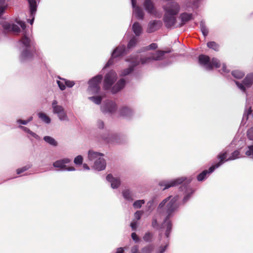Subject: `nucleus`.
<instances>
[{"label":"nucleus","instance_id":"obj_1","mask_svg":"<svg viewBox=\"0 0 253 253\" xmlns=\"http://www.w3.org/2000/svg\"><path fill=\"white\" fill-rule=\"evenodd\" d=\"M178 200L177 196H170L163 200L159 205L157 208V212L154 215L152 221V225L153 228H158L160 219L164 216V219L162 224V228H166L165 236L169 238L172 223L169 220L174 214L178 206L176 201Z\"/></svg>","mask_w":253,"mask_h":253},{"label":"nucleus","instance_id":"obj_2","mask_svg":"<svg viewBox=\"0 0 253 253\" xmlns=\"http://www.w3.org/2000/svg\"><path fill=\"white\" fill-rule=\"evenodd\" d=\"M165 14L164 21L167 27L173 26L176 22V15L180 11V6L175 1L168 2L163 6Z\"/></svg>","mask_w":253,"mask_h":253},{"label":"nucleus","instance_id":"obj_3","mask_svg":"<svg viewBox=\"0 0 253 253\" xmlns=\"http://www.w3.org/2000/svg\"><path fill=\"white\" fill-rule=\"evenodd\" d=\"M117 75L115 71H110L105 76L103 86L105 90H111V92L116 93L122 89L126 84V81L124 79L119 80L113 86V84L117 81Z\"/></svg>","mask_w":253,"mask_h":253},{"label":"nucleus","instance_id":"obj_4","mask_svg":"<svg viewBox=\"0 0 253 253\" xmlns=\"http://www.w3.org/2000/svg\"><path fill=\"white\" fill-rule=\"evenodd\" d=\"M31 41L30 38L24 35L20 42L22 46V51L19 56L21 62H25L32 58L35 50L31 47Z\"/></svg>","mask_w":253,"mask_h":253},{"label":"nucleus","instance_id":"obj_5","mask_svg":"<svg viewBox=\"0 0 253 253\" xmlns=\"http://www.w3.org/2000/svg\"><path fill=\"white\" fill-rule=\"evenodd\" d=\"M102 153L89 150L88 152V161L93 163V168L98 171L102 170L106 168V162Z\"/></svg>","mask_w":253,"mask_h":253},{"label":"nucleus","instance_id":"obj_6","mask_svg":"<svg viewBox=\"0 0 253 253\" xmlns=\"http://www.w3.org/2000/svg\"><path fill=\"white\" fill-rule=\"evenodd\" d=\"M199 64L207 71H211L214 67L217 68L220 66L218 59L213 58L211 60L209 56L205 55H200L198 58Z\"/></svg>","mask_w":253,"mask_h":253},{"label":"nucleus","instance_id":"obj_7","mask_svg":"<svg viewBox=\"0 0 253 253\" xmlns=\"http://www.w3.org/2000/svg\"><path fill=\"white\" fill-rule=\"evenodd\" d=\"M102 75H97L88 82L89 85L87 92L89 95H96L100 90V84L102 80Z\"/></svg>","mask_w":253,"mask_h":253},{"label":"nucleus","instance_id":"obj_8","mask_svg":"<svg viewBox=\"0 0 253 253\" xmlns=\"http://www.w3.org/2000/svg\"><path fill=\"white\" fill-rule=\"evenodd\" d=\"M52 113L57 115L58 119L61 122H68L69 119L64 107L58 105L56 99H54L51 103Z\"/></svg>","mask_w":253,"mask_h":253},{"label":"nucleus","instance_id":"obj_9","mask_svg":"<svg viewBox=\"0 0 253 253\" xmlns=\"http://www.w3.org/2000/svg\"><path fill=\"white\" fill-rule=\"evenodd\" d=\"M126 61L129 63V67L121 71V76L129 75L133 71L134 67L141 63L139 56L136 55H131L126 59Z\"/></svg>","mask_w":253,"mask_h":253},{"label":"nucleus","instance_id":"obj_10","mask_svg":"<svg viewBox=\"0 0 253 253\" xmlns=\"http://www.w3.org/2000/svg\"><path fill=\"white\" fill-rule=\"evenodd\" d=\"M192 179L188 178L186 177H180L175 179H171L170 180H163L159 182V185L161 187H164L163 190L168 189L171 187L177 186L183 182L186 181L188 183H190Z\"/></svg>","mask_w":253,"mask_h":253},{"label":"nucleus","instance_id":"obj_11","mask_svg":"<svg viewBox=\"0 0 253 253\" xmlns=\"http://www.w3.org/2000/svg\"><path fill=\"white\" fill-rule=\"evenodd\" d=\"M166 51L158 50L155 53H152L148 54L142 58H139L141 64H145L151 62L153 61H158L162 60L164 57Z\"/></svg>","mask_w":253,"mask_h":253},{"label":"nucleus","instance_id":"obj_12","mask_svg":"<svg viewBox=\"0 0 253 253\" xmlns=\"http://www.w3.org/2000/svg\"><path fill=\"white\" fill-rule=\"evenodd\" d=\"M71 162V159L65 158L63 159L58 160L53 163L54 168L58 169V170L61 171H75L76 169L74 167H68L67 164Z\"/></svg>","mask_w":253,"mask_h":253},{"label":"nucleus","instance_id":"obj_13","mask_svg":"<svg viewBox=\"0 0 253 253\" xmlns=\"http://www.w3.org/2000/svg\"><path fill=\"white\" fill-rule=\"evenodd\" d=\"M238 88L243 92L246 93V91L253 84V73L248 74L242 81V83L235 82Z\"/></svg>","mask_w":253,"mask_h":253},{"label":"nucleus","instance_id":"obj_14","mask_svg":"<svg viewBox=\"0 0 253 253\" xmlns=\"http://www.w3.org/2000/svg\"><path fill=\"white\" fill-rule=\"evenodd\" d=\"M100 109L103 113L113 114L117 110V105L114 101L108 100L102 103Z\"/></svg>","mask_w":253,"mask_h":253},{"label":"nucleus","instance_id":"obj_15","mask_svg":"<svg viewBox=\"0 0 253 253\" xmlns=\"http://www.w3.org/2000/svg\"><path fill=\"white\" fill-rule=\"evenodd\" d=\"M104 142L110 144H119L122 143L121 136L117 134H110L106 132L101 136Z\"/></svg>","mask_w":253,"mask_h":253},{"label":"nucleus","instance_id":"obj_16","mask_svg":"<svg viewBox=\"0 0 253 253\" xmlns=\"http://www.w3.org/2000/svg\"><path fill=\"white\" fill-rule=\"evenodd\" d=\"M126 52V47L124 45H119L116 47L112 53L111 59L106 64L104 68H106L113 64V59L123 55Z\"/></svg>","mask_w":253,"mask_h":253},{"label":"nucleus","instance_id":"obj_17","mask_svg":"<svg viewBox=\"0 0 253 253\" xmlns=\"http://www.w3.org/2000/svg\"><path fill=\"white\" fill-rule=\"evenodd\" d=\"M143 6L145 10L151 15L156 17H160L161 14L157 12L153 2L150 0H145Z\"/></svg>","mask_w":253,"mask_h":253},{"label":"nucleus","instance_id":"obj_18","mask_svg":"<svg viewBox=\"0 0 253 253\" xmlns=\"http://www.w3.org/2000/svg\"><path fill=\"white\" fill-rule=\"evenodd\" d=\"M0 24L2 26L3 29L7 32H12L15 33H18L20 32V27L15 24H11L5 20H2L0 21Z\"/></svg>","mask_w":253,"mask_h":253},{"label":"nucleus","instance_id":"obj_19","mask_svg":"<svg viewBox=\"0 0 253 253\" xmlns=\"http://www.w3.org/2000/svg\"><path fill=\"white\" fill-rule=\"evenodd\" d=\"M118 113L122 118L126 119H129L133 116V111L128 106H123L120 107Z\"/></svg>","mask_w":253,"mask_h":253},{"label":"nucleus","instance_id":"obj_20","mask_svg":"<svg viewBox=\"0 0 253 253\" xmlns=\"http://www.w3.org/2000/svg\"><path fill=\"white\" fill-rule=\"evenodd\" d=\"M227 153V150H223L217 155V158L219 160V162L211 167V170L213 169H217L220 166L223 165L225 162L227 161H226L227 159H226Z\"/></svg>","mask_w":253,"mask_h":253},{"label":"nucleus","instance_id":"obj_21","mask_svg":"<svg viewBox=\"0 0 253 253\" xmlns=\"http://www.w3.org/2000/svg\"><path fill=\"white\" fill-rule=\"evenodd\" d=\"M27 0L30 7V17L32 18L31 20H29V22L31 25H32L34 22L35 16L37 11V3L36 0Z\"/></svg>","mask_w":253,"mask_h":253},{"label":"nucleus","instance_id":"obj_22","mask_svg":"<svg viewBox=\"0 0 253 253\" xmlns=\"http://www.w3.org/2000/svg\"><path fill=\"white\" fill-rule=\"evenodd\" d=\"M106 179L110 183L111 186L113 189L118 188L121 184L120 178L117 177H114L111 174L107 175Z\"/></svg>","mask_w":253,"mask_h":253},{"label":"nucleus","instance_id":"obj_23","mask_svg":"<svg viewBox=\"0 0 253 253\" xmlns=\"http://www.w3.org/2000/svg\"><path fill=\"white\" fill-rule=\"evenodd\" d=\"M132 6L133 9V13L135 16L139 19H143L144 17V12L142 9L136 5V0H131Z\"/></svg>","mask_w":253,"mask_h":253},{"label":"nucleus","instance_id":"obj_24","mask_svg":"<svg viewBox=\"0 0 253 253\" xmlns=\"http://www.w3.org/2000/svg\"><path fill=\"white\" fill-rule=\"evenodd\" d=\"M161 26V22L159 20H152L148 25L147 32L149 33L154 32L159 29Z\"/></svg>","mask_w":253,"mask_h":253},{"label":"nucleus","instance_id":"obj_25","mask_svg":"<svg viewBox=\"0 0 253 253\" xmlns=\"http://www.w3.org/2000/svg\"><path fill=\"white\" fill-rule=\"evenodd\" d=\"M184 188V196L182 201L183 204L187 203L194 193V190L189 186H185Z\"/></svg>","mask_w":253,"mask_h":253},{"label":"nucleus","instance_id":"obj_26","mask_svg":"<svg viewBox=\"0 0 253 253\" xmlns=\"http://www.w3.org/2000/svg\"><path fill=\"white\" fill-rule=\"evenodd\" d=\"M123 198L128 202H131L134 200V197L132 191L129 189L126 188L122 192Z\"/></svg>","mask_w":253,"mask_h":253},{"label":"nucleus","instance_id":"obj_27","mask_svg":"<svg viewBox=\"0 0 253 253\" xmlns=\"http://www.w3.org/2000/svg\"><path fill=\"white\" fill-rule=\"evenodd\" d=\"M215 169H213L211 170L210 167L208 170H205L203 171L197 176V180L198 181H203L205 180L211 173L214 171Z\"/></svg>","mask_w":253,"mask_h":253},{"label":"nucleus","instance_id":"obj_28","mask_svg":"<svg viewBox=\"0 0 253 253\" xmlns=\"http://www.w3.org/2000/svg\"><path fill=\"white\" fill-rule=\"evenodd\" d=\"M249 115H252L253 118V113H252L251 106L247 100L245 111L243 115L242 123H245L244 121L248 120Z\"/></svg>","mask_w":253,"mask_h":253},{"label":"nucleus","instance_id":"obj_29","mask_svg":"<svg viewBox=\"0 0 253 253\" xmlns=\"http://www.w3.org/2000/svg\"><path fill=\"white\" fill-rule=\"evenodd\" d=\"M179 18L181 21V25H182L192 18V14L191 13L184 12L180 14Z\"/></svg>","mask_w":253,"mask_h":253},{"label":"nucleus","instance_id":"obj_30","mask_svg":"<svg viewBox=\"0 0 253 253\" xmlns=\"http://www.w3.org/2000/svg\"><path fill=\"white\" fill-rule=\"evenodd\" d=\"M132 31L136 36L141 35L142 31V28L138 22H135L132 25Z\"/></svg>","mask_w":253,"mask_h":253},{"label":"nucleus","instance_id":"obj_31","mask_svg":"<svg viewBox=\"0 0 253 253\" xmlns=\"http://www.w3.org/2000/svg\"><path fill=\"white\" fill-rule=\"evenodd\" d=\"M38 116L39 118L45 124H49L51 122L50 118L44 113H39Z\"/></svg>","mask_w":253,"mask_h":253},{"label":"nucleus","instance_id":"obj_32","mask_svg":"<svg viewBox=\"0 0 253 253\" xmlns=\"http://www.w3.org/2000/svg\"><path fill=\"white\" fill-rule=\"evenodd\" d=\"M103 97L101 95L89 96L88 99L96 105H100L101 103Z\"/></svg>","mask_w":253,"mask_h":253},{"label":"nucleus","instance_id":"obj_33","mask_svg":"<svg viewBox=\"0 0 253 253\" xmlns=\"http://www.w3.org/2000/svg\"><path fill=\"white\" fill-rule=\"evenodd\" d=\"M58 79L59 80H56V83L60 89L63 91L66 89V84L65 83V79L59 77H58Z\"/></svg>","mask_w":253,"mask_h":253},{"label":"nucleus","instance_id":"obj_34","mask_svg":"<svg viewBox=\"0 0 253 253\" xmlns=\"http://www.w3.org/2000/svg\"><path fill=\"white\" fill-rule=\"evenodd\" d=\"M43 140L48 144L53 146H56L58 144L57 142L54 138L49 136H45L43 137Z\"/></svg>","mask_w":253,"mask_h":253},{"label":"nucleus","instance_id":"obj_35","mask_svg":"<svg viewBox=\"0 0 253 253\" xmlns=\"http://www.w3.org/2000/svg\"><path fill=\"white\" fill-rule=\"evenodd\" d=\"M232 75L235 78L240 79L244 76L245 73L242 71L236 70L232 72Z\"/></svg>","mask_w":253,"mask_h":253},{"label":"nucleus","instance_id":"obj_36","mask_svg":"<svg viewBox=\"0 0 253 253\" xmlns=\"http://www.w3.org/2000/svg\"><path fill=\"white\" fill-rule=\"evenodd\" d=\"M245 153L247 157L253 159V144L246 148Z\"/></svg>","mask_w":253,"mask_h":253},{"label":"nucleus","instance_id":"obj_37","mask_svg":"<svg viewBox=\"0 0 253 253\" xmlns=\"http://www.w3.org/2000/svg\"><path fill=\"white\" fill-rule=\"evenodd\" d=\"M240 152L239 150L234 151L226 161H232L240 158Z\"/></svg>","mask_w":253,"mask_h":253},{"label":"nucleus","instance_id":"obj_38","mask_svg":"<svg viewBox=\"0 0 253 253\" xmlns=\"http://www.w3.org/2000/svg\"><path fill=\"white\" fill-rule=\"evenodd\" d=\"M153 238V234L150 232H147L143 237V239L146 242H151Z\"/></svg>","mask_w":253,"mask_h":253},{"label":"nucleus","instance_id":"obj_39","mask_svg":"<svg viewBox=\"0 0 253 253\" xmlns=\"http://www.w3.org/2000/svg\"><path fill=\"white\" fill-rule=\"evenodd\" d=\"M145 203V201L144 200H138L133 203V207L134 209H140Z\"/></svg>","mask_w":253,"mask_h":253},{"label":"nucleus","instance_id":"obj_40","mask_svg":"<svg viewBox=\"0 0 253 253\" xmlns=\"http://www.w3.org/2000/svg\"><path fill=\"white\" fill-rule=\"evenodd\" d=\"M168 246V243L160 246L156 249L155 253H164L166 251Z\"/></svg>","mask_w":253,"mask_h":253},{"label":"nucleus","instance_id":"obj_41","mask_svg":"<svg viewBox=\"0 0 253 253\" xmlns=\"http://www.w3.org/2000/svg\"><path fill=\"white\" fill-rule=\"evenodd\" d=\"M207 46L209 48L218 51L219 49V45L214 42H210L207 43Z\"/></svg>","mask_w":253,"mask_h":253},{"label":"nucleus","instance_id":"obj_42","mask_svg":"<svg viewBox=\"0 0 253 253\" xmlns=\"http://www.w3.org/2000/svg\"><path fill=\"white\" fill-rule=\"evenodd\" d=\"M138 40L136 38L133 37L128 42L127 44V48L128 49L131 48L133 47L137 43Z\"/></svg>","mask_w":253,"mask_h":253},{"label":"nucleus","instance_id":"obj_43","mask_svg":"<svg viewBox=\"0 0 253 253\" xmlns=\"http://www.w3.org/2000/svg\"><path fill=\"white\" fill-rule=\"evenodd\" d=\"M200 28L203 35L205 37L207 36L208 34L209 31L208 29L206 28L204 22L203 21L200 22Z\"/></svg>","mask_w":253,"mask_h":253},{"label":"nucleus","instance_id":"obj_44","mask_svg":"<svg viewBox=\"0 0 253 253\" xmlns=\"http://www.w3.org/2000/svg\"><path fill=\"white\" fill-rule=\"evenodd\" d=\"M153 250L152 245H148L141 249L140 253H151Z\"/></svg>","mask_w":253,"mask_h":253},{"label":"nucleus","instance_id":"obj_45","mask_svg":"<svg viewBox=\"0 0 253 253\" xmlns=\"http://www.w3.org/2000/svg\"><path fill=\"white\" fill-rule=\"evenodd\" d=\"M7 5L5 2V0H0V18L2 15Z\"/></svg>","mask_w":253,"mask_h":253},{"label":"nucleus","instance_id":"obj_46","mask_svg":"<svg viewBox=\"0 0 253 253\" xmlns=\"http://www.w3.org/2000/svg\"><path fill=\"white\" fill-rule=\"evenodd\" d=\"M83 162V157L81 155H78L75 158L74 162L76 165H80Z\"/></svg>","mask_w":253,"mask_h":253},{"label":"nucleus","instance_id":"obj_47","mask_svg":"<svg viewBox=\"0 0 253 253\" xmlns=\"http://www.w3.org/2000/svg\"><path fill=\"white\" fill-rule=\"evenodd\" d=\"M33 120V117H30L27 120H22L21 119H18L17 120V123L19 124H22L24 125H26L28 124L29 122H30Z\"/></svg>","mask_w":253,"mask_h":253},{"label":"nucleus","instance_id":"obj_48","mask_svg":"<svg viewBox=\"0 0 253 253\" xmlns=\"http://www.w3.org/2000/svg\"><path fill=\"white\" fill-rule=\"evenodd\" d=\"M28 137H29L30 139H32V138H35L36 140H40V136L37 135L36 133L33 132L32 131H31L27 135Z\"/></svg>","mask_w":253,"mask_h":253},{"label":"nucleus","instance_id":"obj_49","mask_svg":"<svg viewBox=\"0 0 253 253\" xmlns=\"http://www.w3.org/2000/svg\"><path fill=\"white\" fill-rule=\"evenodd\" d=\"M15 22L19 25L20 26V27L22 29V30H25V28H26V25H25V22H24L23 21L20 20V19H18V18H16L15 19Z\"/></svg>","mask_w":253,"mask_h":253},{"label":"nucleus","instance_id":"obj_50","mask_svg":"<svg viewBox=\"0 0 253 253\" xmlns=\"http://www.w3.org/2000/svg\"><path fill=\"white\" fill-rule=\"evenodd\" d=\"M65 84L68 87H72L75 84V82L73 81H70L65 79Z\"/></svg>","mask_w":253,"mask_h":253},{"label":"nucleus","instance_id":"obj_51","mask_svg":"<svg viewBox=\"0 0 253 253\" xmlns=\"http://www.w3.org/2000/svg\"><path fill=\"white\" fill-rule=\"evenodd\" d=\"M158 45L156 43H152L145 47L146 50H154L157 48Z\"/></svg>","mask_w":253,"mask_h":253},{"label":"nucleus","instance_id":"obj_52","mask_svg":"<svg viewBox=\"0 0 253 253\" xmlns=\"http://www.w3.org/2000/svg\"><path fill=\"white\" fill-rule=\"evenodd\" d=\"M143 211H136L134 214V216L135 218L137 220L140 219L142 215L143 214Z\"/></svg>","mask_w":253,"mask_h":253},{"label":"nucleus","instance_id":"obj_53","mask_svg":"<svg viewBox=\"0 0 253 253\" xmlns=\"http://www.w3.org/2000/svg\"><path fill=\"white\" fill-rule=\"evenodd\" d=\"M29 168H30L29 166H26L23 167L22 168L18 169L16 170L17 174H20L21 173H22L23 172L25 171L26 170H28Z\"/></svg>","mask_w":253,"mask_h":253},{"label":"nucleus","instance_id":"obj_54","mask_svg":"<svg viewBox=\"0 0 253 253\" xmlns=\"http://www.w3.org/2000/svg\"><path fill=\"white\" fill-rule=\"evenodd\" d=\"M247 135L249 139L253 140V126L248 130Z\"/></svg>","mask_w":253,"mask_h":253},{"label":"nucleus","instance_id":"obj_55","mask_svg":"<svg viewBox=\"0 0 253 253\" xmlns=\"http://www.w3.org/2000/svg\"><path fill=\"white\" fill-rule=\"evenodd\" d=\"M131 238L136 243L139 241V238L135 232H133L131 234Z\"/></svg>","mask_w":253,"mask_h":253},{"label":"nucleus","instance_id":"obj_56","mask_svg":"<svg viewBox=\"0 0 253 253\" xmlns=\"http://www.w3.org/2000/svg\"><path fill=\"white\" fill-rule=\"evenodd\" d=\"M18 127L23 130L26 133H27V135L29 134L30 132L31 131L29 128L24 126H19Z\"/></svg>","mask_w":253,"mask_h":253},{"label":"nucleus","instance_id":"obj_57","mask_svg":"<svg viewBox=\"0 0 253 253\" xmlns=\"http://www.w3.org/2000/svg\"><path fill=\"white\" fill-rule=\"evenodd\" d=\"M18 127L23 130L26 133H27V135L29 134L30 132L31 131L29 128L24 126H19Z\"/></svg>","mask_w":253,"mask_h":253},{"label":"nucleus","instance_id":"obj_58","mask_svg":"<svg viewBox=\"0 0 253 253\" xmlns=\"http://www.w3.org/2000/svg\"><path fill=\"white\" fill-rule=\"evenodd\" d=\"M98 128L102 129L104 127V123L101 120H98L96 124Z\"/></svg>","mask_w":253,"mask_h":253},{"label":"nucleus","instance_id":"obj_59","mask_svg":"<svg viewBox=\"0 0 253 253\" xmlns=\"http://www.w3.org/2000/svg\"><path fill=\"white\" fill-rule=\"evenodd\" d=\"M139 247L137 245L133 246L131 249V253H138Z\"/></svg>","mask_w":253,"mask_h":253},{"label":"nucleus","instance_id":"obj_60","mask_svg":"<svg viewBox=\"0 0 253 253\" xmlns=\"http://www.w3.org/2000/svg\"><path fill=\"white\" fill-rule=\"evenodd\" d=\"M229 72V70H228L226 69L225 64H223L222 67V74H226V73H228Z\"/></svg>","mask_w":253,"mask_h":253},{"label":"nucleus","instance_id":"obj_61","mask_svg":"<svg viewBox=\"0 0 253 253\" xmlns=\"http://www.w3.org/2000/svg\"><path fill=\"white\" fill-rule=\"evenodd\" d=\"M137 226V222H132L130 224V226L133 230H135L136 229Z\"/></svg>","mask_w":253,"mask_h":253},{"label":"nucleus","instance_id":"obj_62","mask_svg":"<svg viewBox=\"0 0 253 253\" xmlns=\"http://www.w3.org/2000/svg\"><path fill=\"white\" fill-rule=\"evenodd\" d=\"M124 249L123 248H119L117 249L116 253H124Z\"/></svg>","mask_w":253,"mask_h":253},{"label":"nucleus","instance_id":"obj_63","mask_svg":"<svg viewBox=\"0 0 253 253\" xmlns=\"http://www.w3.org/2000/svg\"><path fill=\"white\" fill-rule=\"evenodd\" d=\"M83 168L85 170H89V168L86 164H84L83 165Z\"/></svg>","mask_w":253,"mask_h":253},{"label":"nucleus","instance_id":"obj_64","mask_svg":"<svg viewBox=\"0 0 253 253\" xmlns=\"http://www.w3.org/2000/svg\"><path fill=\"white\" fill-rule=\"evenodd\" d=\"M152 204H153V202H149L148 203V204H148H148H150V205H151Z\"/></svg>","mask_w":253,"mask_h":253}]
</instances>
